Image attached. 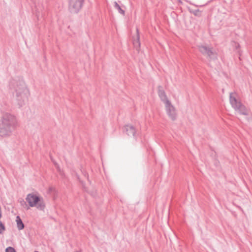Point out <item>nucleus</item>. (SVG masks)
<instances>
[{"mask_svg": "<svg viewBox=\"0 0 252 252\" xmlns=\"http://www.w3.org/2000/svg\"><path fill=\"white\" fill-rule=\"evenodd\" d=\"M17 126V121L12 116L6 115L0 120V136L5 137L11 135Z\"/></svg>", "mask_w": 252, "mask_h": 252, "instance_id": "1", "label": "nucleus"}, {"mask_svg": "<svg viewBox=\"0 0 252 252\" xmlns=\"http://www.w3.org/2000/svg\"><path fill=\"white\" fill-rule=\"evenodd\" d=\"M158 95L164 105L165 110L168 116L172 120H175L177 116L176 109L167 95L165 91L159 88L158 91Z\"/></svg>", "mask_w": 252, "mask_h": 252, "instance_id": "2", "label": "nucleus"}, {"mask_svg": "<svg viewBox=\"0 0 252 252\" xmlns=\"http://www.w3.org/2000/svg\"><path fill=\"white\" fill-rule=\"evenodd\" d=\"M25 199L30 207H35L39 210H43L45 208L44 199L38 193L33 192L29 193Z\"/></svg>", "mask_w": 252, "mask_h": 252, "instance_id": "3", "label": "nucleus"}, {"mask_svg": "<svg viewBox=\"0 0 252 252\" xmlns=\"http://www.w3.org/2000/svg\"><path fill=\"white\" fill-rule=\"evenodd\" d=\"M229 101L232 107L234 108L237 114L244 115H248L249 110L237 99V96L236 94L234 93L230 94L229 96Z\"/></svg>", "mask_w": 252, "mask_h": 252, "instance_id": "4", "label": "nucleus"}, {"mask_svg": "<svg viewBox=\"0 0 252 252\" xmlns=\"http://www.w3.org/2000/svg\"><path fill=\"white\" fill-rule=\"evenodd\" d=\"M198 50L201 53L208 58L210 61L215 60L217 59L216 53L212 48L209 47L200 45L198 47Z\"/></svg>", "mask_w": 252, "mask_h": 252, "instance_id": "5", "label": "nucleus"}, {"mask_svg": "<svg viewBox=\"0 0 252 252\" xmlns=\"http://www.w3.org/2000/svg\"><path fill=\"white\" fill-rule=\"evenodd\" d=\"M84 0H69L68 9L70 13L76 14L81 9Z\"/></svg>", "mask_w": 252, "mask_h": 252, "instance_id": "6", "label": "nucleus"}, {"mask_svg": "<svg viewBox=\"0 0 252 252\" xmlns=\"http://www.w3.org/2000/svg\"><path fill=\"white\" fill-rule=\"evenodd\" d=\"M133 44L135 48L137 50H139L140 48V36L138 32H136L135 35H133Z\"/></svg>", "mask_w": 252, "mask_h": 252, "instance_id": "7", "label": "nucleus"}, {"mask_svg": "<svg viewBox=\"0 0 252 252\" xmlns=\"http://www.w3.org/2000/svg\"><path fill=\"white\" fill-rule=\"evenodd\" d=\"M126 132L128 135L133 136L135 133V128L131 126H127L126 127Z\"/></svg>", "mask_w": 252, "mask_h": 252, "instance_id": "8", "label": "nucleus"}, {"mask_svg": "<svg viewBox=\"0 0 252 252\" xmlns=\"http://www.w3.org/2000/svg\"><path fill=\"white\" fill-rule=\"evenodd\" d=\"M16 222L17 223V226L19 230H22L24 228V224H23L19 216L16 217Z\"/></svg>", "mask_w": 252, "mask_h": 252, "instance_id": "9", "label": "nucleus"}, {"mask_svg": "<svg viewBox=\"0 0 252 252\" xmlns=\"http://www.w3.org/2000/svg\"><path fill=\"white\" fill-rule=\"evenodd\" d=\"M114 7L118 10L120 13L123 15L125 14V11L121 8V6L116 1L114 2Z\"/></svg>", "mask_w": 252, "mask_h": 252, "instance_id": "10", "label": "nucleus"}, {"mask_svg": "<svg viewBox=\"0 0 252 252\" xmlns=\"http://www.w3.org/2000/svg\"><path fill=\"white\" fill-rule=\"evenodd\" d=\"M194 15L199 16H200V12L198 9H195L192 11H191Z\"/></svg>", "mask_w": 252, "mask_h": 252, "instance_id": "11", "label": "nucleus"}, {"mask_svg": "<svg viewBox=\"0 0 252 252\" xmlns=\"http://www.w3.org/2000/svg\"><path fill=\"white\" fill-rule=\"evenodd\" d=\"M5 230V227L2 222L0 221V234L2 233Z\"/></svg>", "mask_w": 252, "mask_h": 252, "instance_id": "12", "label": "nucleus"}, {"mask_svg": "<svg viewBox=\"0 0 252 252\" xmlns=\"http://www.w3.org/2000/svg\"><path fill=\"white\" fill-rule=\"evenodd\" d=\"M5 252H16L15 250L12 247H8L6 249Z\"/></svg>", "mask_w": 252, "mask_h": 252, "instance_id": "13", "label": "nucleus"}, {"mask_svg": "<svg viewBox=\"0 0 252 252\" xmlns=\"http://www.w3.org/2000/svg\"><path fill=\"white\" fill-rule=\"evenodd\" d=\"M36 16L37 17V19L39 20V15L37 14V13H36Z\"/></svg>", "mask_w": 252, "mask_h": 252, "instance_id": "14", "label": "nucleus"}, {"mask_svg": "<svg viewBox=\"0 0 252 252\" xmlns=\"http://www.w3.org/2000/svg\"><path fill=\"white\" fill-rule=\"evenodd\" d=\"M136 32H139L138 29H136Z\"/></svg>", "mask_w": 252, "mask_h": 252, "instance_id": "15", "label": "nucleus"}]
</instances>
